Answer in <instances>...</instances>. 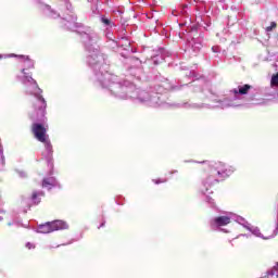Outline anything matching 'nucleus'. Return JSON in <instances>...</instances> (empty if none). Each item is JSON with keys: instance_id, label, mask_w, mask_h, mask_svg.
<instances>
[{"instance_id": "f03ea898", "label": "nucleus", "mask_w": 278, "mask_h": 278, "mask_svg": "<svg viewBox=\"0 0 278 278\" xmlns=\"http://www.w3.org/2000/svg\"><path fill=\"white\" fill-rule=\"evenodd\" d=\"M47 129H49L48 125L40 123L33 124V134L39 142H42L45 144L46 151L43 152V155L49 157L51 156V153H53V147L51 146V141H49V135H47Z\"/></svg>"}, {"instance_id": "9d476101", "label": "nucleus", "mask_w": 278, "mask_h": 278, "mask_svg": "<svg viewBox=\"0 0 278 278\" xmlns=\"http://www.w3.org/2000/svg\"><path fill=\"white\" fill-rule=\"evenodd\" d=\"M270 86L271 88H278V73L271 76Z\"/></svg>"}, {"instance_id": "f3484780", "label": "nucleus", "mask_w": 278, "mask_h": 278, "mask_svg": "<svg viewBox=\"0 0 278 278\" xmlns=\"http://www.w3.org/2000/svg\"><path fill=\"white\" fill-rule=\"evenodd\" d=\"M26 247H27V249H34V244H31V243H26Z\"/></svg>"}, {"instance_id": "f8f14e48", "label": "nucleus", "mask_w": 278, "mask_h": 278, "mask_svg": "<svg viewBox=\"0 0 278 278\" xmlns=\"http://www.w3.org/2000/svg\"><path fill=\"white\" fill-rule=\"evenodd\" d=\"M88 62H89V64H97V62H99V55H97V54L90 55L88 58Z\"/></svg>"}, {"instance_id": "a211bd4d", "label": "nucleus", "mask_w": 278, "mask_h": 278, "mask_svg": "<svg viewBox=\"0 0 278 278\" xmlns=\"http://www.w3.org/2000/svg\"><path fill=\"white\" fill-rule=\"evenodd\" d=\"M273 270H278V263L273 267Z\"/></svg>"}, {"instance_id": "9b49d317", "label": "nucleus", "mask_w": 278, "mask_h": 278, "mask_svg": "<svg viewBox=\"0 0 278 278\" xmlns=\"http://www.w3.org/2000/svg\"><path fill=\"white\" fill-rule=\"evenodd\" d=\"M45 193H42V192H34L33 193V201H34V203L35 204H38V203H40V200H38V197H42Z\"/></svg>"}, {"instance_id": "7ed1b4c3", "label": "nucleus", "mask_w": 278, "mask_h": 278, "mask_svg": "<svg viewBox=\"0 0 278 278\" xmlns=\"http://www.w3.org/2000/svg\"><path fill=\"white\" fill-rule=\"evenodd\" d=\"M60 229H68V224L62 220H54L39 225L37 233H52V231H60Z\"/></svg>"}, {"instance_id": "dca6fc26", "label": "nucleus", "mask_w": 278, "mask_h": 278, "mask_svg": "<svg viewBox=\"0 0 278 278\" xmlns=\"http://www.w3.org/2000/svg\"><path fill=\"white\" fill-rule=\"evenodd\" d=\"M102 23H104V25H110V21L105 17H102Z\"/></svg>"}, {"instance_id": "2eb2a0df", "label": "nucleus", "mask_w": 278, "mask_h": 278, "mask_svg": "<svg viewBox=\"0 0 278 278\" xmlns=\"http://www.w3.org/2000/svg\"><path fill=\"white\" fill-rule=\"evenodd\" d=\"M276 27H277V23L271 22V23H270V26H268V27L266 28V31H273Z\"/></svg>"}, {"instance_id": "39448f33", "label": "nucleus", "mask_w": 278, "mask_h": 278, "mask_svg": "<svg viewBox=\"0 0 278 278\" xmlns=\"http://www.w3.org/2000/svg\"><path fill=\"white\" fill-rule=\"evenodd\" d=\"M250 89L251 85H241L232 89L231 92L235 94V97H238V94H248Z\"/></svg>"}, {"instance_id": "6ab92c4d", "label": "nucleus", "mask_w": 278, "mask_h": 278, "mask_svg": "<svg viewBox=\"0 0 278 278\" xmlns=\"http://www.w3.org/2000/svg\"><path fill=\"white\" fill-rule=\"evenodd\" d=\"M116 88H121V86L119 85H114L113 90H116Z\"/></svg>"}, {"instance_id": "1a4fd4ad", "label": "nucleus", "mask_w": 278, "mask_h": 278, "mask_svg": "<svg viewBox=\"0 0 278 278\" xmlns=\"http://www.w3.org/2000/svg\"><path fill=\"white\" fill-rule=\"evenodd\" d=\"M49 186H55V179L47 178L42 181V188H49Z\"/></svg>"}, {"instance_id": "0eeeda50", "label": "nucleus", "mask_w": 278, "mask_h": 278, "mask_svg": "<svg viewBox=\"0 0 278 278\" xmlns=\"http://www.w3.org/2000/svg\"><path fill=\"white\" fill-rule=\"evenodd\" d=\"M236 220L239 223V225H242L248 231H251V226L249 222L244 220V217L237 216Z\"/></svg>"}, {"instance_id": "aec40b11", "label": "nucleus", "mask_w": 278, "mask_h": 278, "mask_svg": "<svg viewBox=\"0 0 278 278\" xmlns=\"http://www.w3.org/2000/svg\"><path fill=\"white\" fill-rule=\"evenodd\" d=\"M104 225H105V224H104V223H102L100 227H104Z\"/></svg>"}, {"instance_id": "6e6552de", "label": "nucleus", "mask_w": 278, "mask_h": 278, "mask_svg": "<svg viewBox=\"0 0 278 278\" xmlns=\"http://www.w3.org/2000/svg\"><path fill=\"white\" fill-rule=\"evenodd\" d=\"M137 99L144 103V101H149V93L147 91H139Z\"/></svg>"}, {"instance_id": "412c9836", "label": "nucleus", "mask_w": 278, "mask_h": 278, "mask_svg": "<svg viewBox=\"0 0 278 278\" xmlns=\"http://www.w3.org/2000/svg\"><path fill=\"white\" fill-rule=\"evenodd\" d=\"M155 184H160V181L155 180Z\"/></svg>"}, {"instance_id": "4468645a", "label": "nucleus", "mask_w": 278, "mask_h": 278, "mask_svg": "<svg viewBox=\"0 0 278 278\" xmlns=\"http://www.w3.org/2000/svg\"><path fill=\"white\" fill-rule=\"evenodd\" d=\"M223 168H225V165L223 163H219L218 166H216L217 175H220V172L225 173V170H223Z\"/></svg>"}, {"instance_id": "20e7f679", "label": "nucleus", "mask_w": 278, "mask_h": 278, "mask_svg": "<svg viewBox=\"0 0 278 278\" xmlns=\"http://www.w3.org/2000/svg\"><path fill=\"white\" fill-rule=\"evenodd\" d=\"M231 214L230 216H219L214 218L211 222L212 227H225V225H229V223H231Z\"/></svg>"}, {"instance_id": "423d86ee", "label": "nucleus", "mask_w": 278, "mask_h": 278, "mask_svg": "<svg viewBox=\"0 0 278 278\" xmlns=\"http://www.w3.org/2000/svg\"><path fill=\"white\" fill-rule=\"evenodd\" d=\"M250 231L253 233V236H256V238H263V240H270V238H275L274 233H271V235H269L267 237H264L262 235V232L260 231V228H251Z\"/></svg>"}, {"instance_id": "ddd939ff", "label": "nucleus", "mask_w": 278, "mask_h": 278, "mask_svg": "<svg viewBox=\"0 0 278 278\" xmlns=\"http://www.w3.org/2000/svg\"><path fill=\"white\" fill-rule=\"evenodd\" d=\"M222 108H223V110H225V108H233V104L229 103V100H225L222 103Z\"/></svg>"}, {"instance_id": "f257e3e1", "label": "nucleus", "mask_w": 278, "mask_h": 278, "mask_svg": "<svg viewBox=\"0 0 278 278\" xmlns=\"http://www.w3.org/2000/svg\"><path fill=\"white\" fill-rule=\"evenodd\" d=\"M21 64L24 66L22 68L23 76L21 77V81L24 86H26V91L28 94H34L37 97V101L35 103V110L37 112V117H35L36 121H39L40 123H45V110H47V102L45 101V98L40 96L42 93V90L38 88V83L31 77V74L27 73L30 68H34V61L29 59V56L20 55Z\"/></svg>"}]
</instances>
